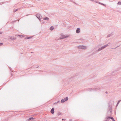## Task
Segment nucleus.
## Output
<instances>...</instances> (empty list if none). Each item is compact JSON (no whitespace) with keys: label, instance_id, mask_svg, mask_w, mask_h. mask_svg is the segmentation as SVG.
Wrapping results in <instances>:
<instances>
[{"label":"nucleus","instance_id":"obj_1","mask_svg":"<svg viewBox=\"0 0 121 121\" xmlns=\"http://www.w3.org/2000/svg\"><path fill=\"white\" fill-rule=\"evenodd\" d=\"M78 48L79 49H85L86 48V47L85 46L79 45L78 47Z\"/></svg>","mask_w":121,"mask_h":121},{"label":"nucleus","instance_id":"obj_2","mask_svg":"<svg viewBox=\"0 0 121 121\" xmlns=\"http://www.w3.org/2000/svg\"><path fill=\"white\" fill-rule=\"evenodd\" d=\"M100 89V88H93V89H92V88H89L88 89V90L89 91H97L98 90H99Z\"/></svg>","mask_w":121,"mask_h":121},{"label":"nucleus","instance_id":"obj_3","mask_svg":"<svg viewBox=\"0 0 121 121\" xmlns=\"http://www.w3.org/2000/svg\"><path fill=\"white\" fill-rule=\"evenodd\" d=\"M36 16L37 18L40 20L42 18L41 15L40 14H38L36 15Z\"/></svg>","mask_w":121,"mask_h":121},{"label":"nucleus","instance_id":"obj_4","mask_svg":"<svg viewBox=\"0 0 121 121\" xmlns=\"http://www.w3.org/2000/svg\"><path fill=\"white\" fill-rule=\"evenodd\" d=\"M68 99V98L67 97H66L65 98L63 99H62L61 101V103H64L65 101H67Z\"/></svg>","mask_w":121,"mask_h":121},{"label":"nucleus","instance_id":"obj_5","mask_svg":"<svg viewBox=\"0 0 121 121\" xmlns=\"http://www.w3.org/2000/svg\"><path fill=\"white\" fill-rule=\"evenodd\" d=\"M69 36H65L64 35H63V34H62L61 35V37H60V39L65 38H67Z\"/></svg>","mask_w":121,"mask_h":121},{"label":"nucleus","instance_id":"obj_6","mask_svg":"<svg viewBox=\"0 0 121 121\" xmlns=\"http://www.w3.org/2000/svg\"><path fill=\"white\" fill-rule=\"evenodd\" d=\"M112 106L111 105H109L108 106V112H109V111H110V113H111L112 111Z\"/></svg>","mask_w":121,"mask_h":121},{"label":"nucleus","instance_id":"obj_7","mask_svg":"<svg viewBox=\"0 0 121 121\" xmlns=\"http://www.w3.org/2000/svg\"><path fill=\"white\" fill-rule=\"evenodd\" d=\"M107 119H111L112 120V121H115V120L113 117H112L108 116L107 117Z\"/></svg>","mask_w":121,"mask_h":121},{"label":"nucleus","instance_id":"obj_8","mask_svg":"<svg viewBox=\"0 0 121 121\" xmlns=\"http://www.w3.org/2000/svg\"><path fill=\"white\" fill-rule=\"evenodd\" d=\"M51 113L52 114H53L54 113V108H52L51 109L50 111Z\"/></svg>","mask_w":121,"mask_h":121},{"label":"nucleus","instance_id":"obj_9","mask_svg":"<svg viewBox=\"0 0 121 121\" xmlns=\"http://www.w3.org/2000/svg\"><path fill=\"white\" fill-rule=\"evenodd\" d=\"M80 29L79 28H78L76 30V33H79L80 32Z\"/></svg>","mask_w":121,"mask_h":121},{"label":"nucleus","instance_id":"obj_10","mask_svg":"<svg viewBox=\"0 0 121 121\" xmlns=\"http://www.w3.org/2000/svg\"><path fill=\"white\" fill-rule=\"evenodd\" d=\"M108 46V44H106L104 46H102V47H101V48H102V49H103L104 48H105L106 47H107Z\"/></svg>","mask_w":121,"mask_h":121},{"label":"nucleus","instance_id":"obj_11","mask_svg":"<svg viewBox=\"0 0 121 121\" xmlns=\"http://www.w3.org/2000/svg\"><path fill=\"white\" fill-rule=\"evenodd\" d=\"M35 118L33 117H31L30 118L28 119L29 121H33V120H34Z\"/></svg>","mask_w":121,"mask_h":121},{"label":"nucleus","instance_id":"obj_12","mask_svg":"<svg viewBox=\"0 0 121 121\" xmlns=\"http://www.w3.org/2000/svg\"><path fill=\"white\" fill-rule=\"evenodd\" d=\"M113 35V33H111V34H108L107 36V37H108L110 36H112V35Z\"/></svg>","mask_w":121,"mask_h":121},{"label":"nucleus","instance_id":"obj_13","mask_svg":"<svg viewBox=\"0 0 121 121\" xmlns=\"http://www.w3.org/2000/svg\"><path fill=\"white\" fill-rule=\"evenodd\" d=\"M43 19L44 20H49V18L47 17H45L43 18Z\"/></svg>","mask_w":121,"mask_h":121},{"label":"nucleus","instance_id":"obj_14","mask_svg":"<svg viewBox=\"0 0 121 121\" xmlns=\"http://www.w3.org/2000/svg\"><path fill=\"white\" fill-rule=\"evenodd\" d=\"M9 39H11L13 40H15V39H16V38H15L10 37Z\"/></svg>","mask_w":121,"mask_h":121},{"label":"nucleus","instance_id":"obj_15","mask_svg":"<svg viewBox=\"0 0 121 121\" xmlns=\"http://www.w3.org/2000/svg\"><path fill=\"white\" fill-rule=\"evenodd\" d=\"M32 36H30V37H26L25 38L26 39H30L32 38Z\"/></svg>","mask_w":121,"mask_h":121},{"label":"nucleus","instance_id":"obj_16","mask_svg":"<svg viewBox=\"0 0 121 121\" xmlns=\"http://www.w3.org/2000/svg\"><path fill=\"white\" fill-rule=\"evenodd\" d=\"M54 27L52 26H51L50 28V30H52L54 29Z\"/></svg>","mask_w":121,"mask_h":121},{"label":"nucleus","instance_id":"obj_17","mask_svg":"<svg viewBox=\"0 0 121 121\" xmlns=\"http://www.w3.org/2000/svg\"><path fill=\"white\" fill-rule=\"evenodd\" d=\"M98 3L99 4H101V5H104V6H106V5L104 4H103L102 3H100V2H99V3Z\"/></svg>","mask_w":121,"mask_h":121},{"label":"nucleus","instance_id":"obj_18","mask_svg":"<svg viewBox=\"0 0 121 121\" xmlns=\"http://www.w3.org/2000/svg\"><path fill=\"white\" fill-rule=\"evenodd\" d=\"M121 101V100H119L118 101V102L117 104V106L118 105V104H119V103L120 102V101Z\"/></svg>","mask_w":121,"mask_h":121},{"label":"nucleus","instance_id":"obj_19","mask_svg":"<svg viewBox=\"0 0 121 121\" xmlns=\"http://www.w3.org/2000/svg\"><path fill=\"white\" fill-rule=\"evenodd\" d=\"M102 50V49L101 48V47L100 48H98V50H97V51H99L100 50Z\"/></svg>","mask_w":121,"mask_h":121},{"label":"nucleus","instance_id":"obj_20","mask_svg":"<svg viewBox=\"0 0 121 121\" xmlns=\"http://www.w3.org/2000/svg\"><path fill=\"white\" fill-rule=\"evenodd\" d=\"M106 117V118H105V119H106V120L105 121H109V119H107V117Z\"/></svg>","mask_w":121,"mask_h":121},{"label":"nucleus","instance_id":"obj_21","mask_svg":"<svg viewBox=\"0 0 121 121\" xmlns=\"http://www.w3.org/2000/svg\"><path fill=\"white\" fill-rule=\"evenodd\" d=\"M117 4L119 5L121 4V1H119L117 3Z\"/></svg>","mask_w":121,"mask_h":121},{"label":"nucleus","instance_id":"obj_22","mask_svg":"<svg viewBox=\"0 0 121 121\" xmlns=\"http://www.w3.org/2000/svg\"><path fill=\"white\" fill-rule=\"evenodd\" d=\"M61 113L60 112H58V113H57V115H61Z\"/></svg>","mask_w":121,"mask_h":121},{"label":"nucleus","instance_id":"obj_23","mask_svg":"<svg viewBox=\"0 0 121 121\" xmlns=\"http://www.w3.org/2000/svg\"><path fill=\"white\" fill-rule=\"evenodd\" d=\"M3 43H0V46H1L3 44Z\"/></svg>","mask_w":121,"mask_h":121},{"label":"nucleus","instance_id":"obj_24","mask_svg":"<svg viewBox=\"0 0 121 121\" xmlns=\"http://www.w3.org/2000/svg\"><path fill=\"white\" fill-rule=\"evenodd\" d=\"M60 101H57V103H54V104H55L57 103H58Z\"/></svg>","mask_w":121,"mask_h":121},{"label":"nucleus","instance_id":"obj_25","mask_svg":"<svg viewBox=\"0 0 121 121\" xmlns=\"http://www.w3.org/2000/svg\"><path fill=\"white\" fill-rule=\"evenodd\" d=\"M18 9H16L15 10V11H14V12H16V11H17L18 10Z\"/></svg>","mask_w":121,"mask_h":121},{"label":"nucleus","instance_id":"obj_26","mask_svg":"<svg viewBox=\"0 0 121 121\" xmlns=\"http://www.w3.org/2000/svg\"><path fill=\"white\" fill-rule=\"evenodd\" d=\"M119 46H117V47H116L115 48H114V49H115L117 47H119Z\"/></svg>","mask_w":121,"mask_h":121},{"label":"nucleus","instance_id":"obj_27","mask_svg":"<svg viewBox=\"0 0 121 121\" xmlns=\"http://www.w3.org/2000/svg\"><path fill=\"white\" fill-rule=\"evenodd\" d=\"M20 37H23V35H21L20 36Z\"/></svg>","mask_w":121,"mask_h":121},{"label":"nucleus","instance_id":"obj_28","mask_svg":"<svg viewBox=\"0 0 121 121\" xmlns=\"http://www.w3.org/2000/svg\"><path fill=\"white\" fill-rule=\"evenodd\" d=\"M65 120V119H62V121H63V120Z\"/></svg>","mask_w":121,"mask_h":121},{"label":"nucleus","instance_id":"obj_29","mask_svg":"<svg viewBox=\"0 0 121 121\" xmlns=\"http://www.w3.org/2000/svg\"><path fill=\"white\" fill-rule=\"evenodd\" d=\"M2 32H0V34H2Z\"/></svg>","mask_w":121,"mask_h":121},{"label":"nucleus","instance_id":"obj_30","mask_svg":"<svg viewBox=\"0 0 121 121\" xmlns=\"http://www.w3.org/2000/svg\"><path fill=\"white\" fill-rule=\"evenodd\" d=\"M16 20L15 21H13V22H16Z\"/></svg>","mask_w":121,"mask_h":121},{"label":"nucleus","instance_id":"obj_31","mask_svg":"<svg viewBox=\"0 0 121 121\" xmlns=\"http://www.w3.org/2000/svg\"><path fill=\"white\" fill-rule=\"evenodd\" d=\"M72 121V119H69V121Z\"/></svg>","mask_w":121,"mask_h":121},{"label":"nucleus","instance_id":"obj_32","mask_svg":"<svg viewBox=\"0 0 121 121\" xmlns=\"http://www.w3.org/2000/svg\"><path fill=\"white\" fill-rule=\"evenodd\" d=\"M9 68L10 69V70H11H11L10 69V67H9Z\"/></svg>","mask_w":121,"mask_h":121},{"label":"nucleus","instance_id":"obj_33","mask_svg":"<svg viewBox=\"0 0 121 121\" xmlns=\"http://www.w3.org/2000/svg\"><path fill=\"white\" fill-rule=\"evenodd\" d=\"M91 1H93L94 0H90Z\"/></svg>","mask_w":121,"mask_h":121},{"label":"nucleus","instance_id":"obj_34","mask_svg":"<svg viewBox=\"0 0 121 121\" xmlns=\"http://www.w3.org/2000/svg\"><path fill=\"white\" fill-rule=\"evenodd\" d=\"M12 76H13V75H12V74H11V77Z\"/></svg>","mask_w":121,"mask_h":121},{"label":"nucleus","instance_id":"obj_35","mask_svg":"<svg viewBox=\"0 0 121 121\" xmlns=\"http://www.w3.org/2000/svg\"><path fill=\"white\" fill-rule=\"evenodd\" d=\"M73 77H73V78H71V79H72V78H73Z\"/></svg>","mask_w":121,"mask_h":121},{"label":"nucleus","instance_id":"obj_36","mask_svg":"<svg viewBox=\"0 0 121 121\" xmlns=\"http://www.w3.org/2000/svg\"><path fill=\"white\" fill-rule=\"evenodd\" d=\"M106 94L108 93V92H107H107H106Z\"/></svg>","mask_w":121,"mask_h":121},{"label":"nucleus","instance_id":"obj_37","mask_svg":"<svg viewBox=\"0 0 121 121\" xmlns=\"http://www.w3.org/2000/svg\"><path fill=\"white\" fill-rule=\"evenodd\" d=\"M94 54V53H93L91 54V55H92L93 54Z\"/></svg>","mask_w":121,"mask_h":121},{"label":"nucleus","instance_id":"obj_38","mask_svg":"<svg viewBox=\"0 0 121 121\" xmlns=\"http://www.w3.org/2000/svg\"><path fill=\"white\" fill-rule=\"evenodd\" d=\"M38 67H39V66H38V67H36V68H38Z\"/></svg>","mask_w":121,"mask_h":121},{"label":"nucleus","instance_id":"obj_39","mask_svg":"<svg viewBox=\"0 0 121 121\" xmlns=\"http://www.w3.org/2000/svg\"><path fill=\"white\" fill-rule=\"evenodd\" d=\"M97 1H96V3H97Z\"/></svg>","mask_w":121,"mask_h":121},{"label":"nucleus","instance_id":"obj_40","mask_svg":"<svg viewBox=\"0 0 121 121\" xmlns=\"http://www.w3.org/2000/svg\"><path fill=\"white\" fill-rule=\"evenodd\" d=\"M38 1H40V0H38Z\"/></svg>","mask_w":121,"mask_h":121},{"label":"nucleus","instance_id":"obj_41","mask_svg":"<svg viewBox=\"0 0 121 121\" xmlns=\"http://www.w3.org/2000/svg\"><path fill=\"white\" fill-rule=\"evenodd\" d=\"M120 85H121V83L120 84Z\"/></svg>","mask_w":121,"mask_h":121}]
</instances>
